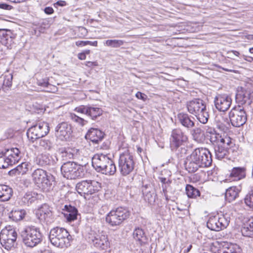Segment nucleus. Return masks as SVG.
<instances>
[{"mask_svg":"<svg viewBox=\"0 0 253 253\" xmlns=\"http://www.w3.org/2000/svg\"><path fill=\"white\" fill-rule=\"evenodd\" d=\"M17 236L15 229L11 226H6L0 233V242L6 250L14 246Z\"/></svg>","mask_w":253,"mask_h":253,"instance_id":"nucleus-10","label":"nucleus"},{"mask_svg":"<svg viewBox=\"0 0 253 253\" xmlns=\"http://www.w3.org/2000/svg\"><path fill=\"white\" fill-rule=\"evenodd\" d=\"M240 190L236 187H230L225 193V198L227 202L230 203L234 201L239 195Z\"/></svg>","mask_w":253,"mask_h":253,"instance_id":"nucleus-35","label":"nucleus"},{"mask_svg":"<svg viewBox=\"0 0 253 253\" xmlns=\"http://www.w3.org/2000/svg\"><path fill=\"white\" fill-rule=\"evenodd\" d=\"M125 42L121 40H108L104 42V45L112 48H118L123 45Z\"/></svg>","mask_w":253,"mask_h":253,"instance_id":"nucleus-45","label":"nucleus"},{"mask_svg":"<svg viewBox=\"0 0 253 253\" xmlns=\"http://www.w3.org/2000/svg\"><path fill=\"white\" fill-rule=\"evenodd\" d=\"M105 165L101 171V173L109 175L115 174L116 171V167L112 159H110Z\"/></svg>","mask_w":253,"mask_h":253,"instance_id":"nucleus-38","label":"nucleus"},{"mask_svg":"<svg viewBox=\"0 0 253 253\" xmlns=\"http://www.w3.org/2000/svg\"><path fill=\"white\" fill-rule=\"evenodd\" d=\"M130 212L128 209L118 207L111 210L106 216V221L111 226H120L129 217Z\"/></svg>","mask_w":253,"mask_h":253,"instance_id":"nucleus-6","label":"nucleus"},{"mask_svg":"<svg viewBox=\"0 0 253 253\" xmlns=\"http://www.w3.org/2000/svg\"><path fill=\"white\" fill-rule=\"evenodd\" d=\"M64 211V215L68 222H72L77 219L78 211L77 208L71 205H65Z\"/></svg>","mask_w":253,"mask_h":253,"instance_id":"nucleus-28","label":"nucleus"},{"mask_svg":"<svg viewBox=\"0 0 253 253\" xmlns=\"http://www.w3.org/2000/svg\"><path fill=\"white\" fill-rule=\"evenodd\" d=\"M212 163L211 154L210 151L203 147L195 148L185 161V169L189 173L196 171L200 168H207Z\"/></svg>","mask_w":253,"mask_h":253,"instance_id":"nucleus-1","label":"nucleus"},{"mask_svg":"<svg viewBox=\"0 0 253 253\" xmlns=\"http://www.w3.org/2000/svg\"><path fill=\"white\" fill-rule=\"evenodd\" d=\"M230 121L235 127H240L247 121V115L245 111L240 106L233 108L229 113Z\"/></svg>","mask_w":253,"mask_h":253,"instance_id":"nucleus-14","label":"nucleus"},{"mask_svg":"<svg viewBox=\"0 0 253 253\" xmlns=\"http://www.w3.org/2000/svg\"><path fill=\"white\" fill-rule=\"evenodd\" d=\"M26 166L27 165L25 163H22L21 165H18L16 168L10 170L8 172V174L11 176L19 174L21 173L23 174L26 172V170L23 169V168L24 166L25 169H26Z\"/></svg>","mask_w":253,"mask_h":253,"instance_id":"nucleus-47","label":"nucleus"},{"mask_svg":"<svg viewBox=\"0 0 253 253\" xmlns=\"http://www.w3.org/2000/svg\"><path fill=\"white\" fill-rule=\"evenodd\" d=\"M252 93L250 90L245 89L242 87L238 90L236 95V100L241 104H245L252 98Z\"/></svg>","mask_w":253,"mask_h":253,"instance_id":"nucleus-30","label":"nucleus"},{"mask_svg":"<svg viewBox=\"0 0 253 253\" xmlns=\"http://www.w3.org/2000/svg\"><path fill=\"white\" fill-rule=\"evenodd\" d=\"M246 169L244 167L233 168L229 175L230 180L238 181L244 178L246 175Z\"/></svg>","mask_w":253,"mask_h":253,"instance_id":"nucleus-29","label":"nucleus"},{"mask_svg":"<svg viewBox=\"0 0 253 253\" xmlns=\"http://www.w3.org/2000/svg\"><path fill=\"white\" fill-rule=\"evenodd\" d=\"M88 106L81 105L77 107L74 110L78 113L87 115L88 113Z\"/></svg>","mask_w":253,"mask_h":253,"instance_id":"nucleus-52","label":"nucleus"},{"mask_svg":"<svg viewBox=\"0 0 253 253\" xmlns=\"http://www.w3.org/2000/svg\"><path fill=\"white\" fill-rule=\"evenodd\" d=\"M185 191L188 197L190 198H196L200 196V191L191 185L187 184L185 188Z\"/></svg>","mask_w":253,"mask_h":253,"instance_id":"nucleus-40","label":"nucleus"},{"mask_svg":"<svg viewBox=\"0 0 253 253\" xmlns=\"http://www.w3.org/2000/svg\"><path fill=\"white\" fill-rule=\"evenodd\" d=\"M188 112L196 117L199 121L206 124L209 119V114L206 102L202 99L196 98L188 101L186 103Z\"/></svg>","mask_w":253,"mask_h":253,"instance_id":"nucleus-2","label":"nucleus"},{"mask_svg":"<svg viewBox=\"0 0 253 253\" xmlns=\"http://www.w3.org/2000/svg\"><path fill=\"white\" fill-rule=\"evenodd\" d=\"M173 151H176V154L179 158H182L187 154V149L186 147L180 146L179 148Z\"/></svg>","mask_w":253,"mask_h":253,"instance_id":"nucleus-53","label":"nucleus"},{"mask_svg":"<svg viewBox=\"0 0 253 253\" xmlns=\"http://www.w3.org/2000/svg\"><path fill=\"white\" fill-rule=\"evenodd\" d=\"M38 199V194L35 192L28 191L21 198L20 204L23 206H29Z\"/></svg>","mask_w":253,"mask_h":253,"instance_id":"nucleus-31","label":"nucleus"},{"mask_svg":"<svg viewBox=\"0 0 253 253\" xmlns=\"http://www.w3.org/2000/svg\"><path fill=\"white\" fill-rule=\"evenodd\" d=\"M3 152L6 155V157L8 158V161L10 162L12 165L18 163L22 157L20 151L17 148L7 149Z\"/></svg>","mask_w":253,"mask_h":253,"instance_id":"nucleus-24","label":"nucleus"},{"mask_svg":"<svg viewBox=\"0 0 253 253\" xmlns=\"http://www.w3.org/2000/svg\"><path fill=\"white\" fill-rule=\"evenodd\" d=\"M188 140V137L180 128L173 129L169 138L170 147L172 151L182 146Z\"/></svg>","mask_w":253,"mask_h":253,"instance_id":"nucleus-13","label":"nucleus"},{"mask_svg":"<svg viewBox=\"0 0 253 253\" xmlns=\"http://www.w3.org/2000/svg\"><path fill=\"white\" fill-rule=\"evenodd\" d=\"M73 132L71 125L67 122L59 124L55 128L56 136L60 140H67Z\"/></svg>","mask_w":253,"mask_h":253,"instance_id":"nucleus-18","label":"nucleus"},{"mask_svg":"<svg viewBox=\"0 0 253 253\" xmlns=\"http://www.w3.org/2000/svg\"><path fill=\"white\" fill-rule=\"evenodd\" d=\"M191 134L194 139L197 141L200 140L204 134L202 130L199 127L193 128L191 131Z\"/></svg>","mask_w":253,"mask_h":253,"instance_id":"nucleus-49","label":"nucleus"},{"mask_svg":"<svg viewBox=\"0 0 253 253\" xmlns=\"http://www.w3.org/2000/svg\"><path fill=\"white\" fill-rule=\"evenodd\" d=\"M44 12L47 14H51L53 13V9L51 7H46L44 9Z\"/></svg>","mask_w":253,"mask_h":253,"instance_id":"nucleus-58","label":"nucleus"},{"mask_svg":"<svg viewBox=\"0 0 253 253\" xmlns=\"http://www.w3.org/2000/svg\"><path fill=\"white\" fill-rule=\"evenodd\" d=\"M216 127L220 130L226 132L229 130L230 123L228 119L222 114L217 115L214 120Z\"/></svg>","mask_w":253,"mask_h":253,"instance_id":"nucleus-26","label":"nucleus"},{"mask_svg":"<svg viewBox=\"0 0 253 253\" xmlns=\"http://www.w3.org/2000/svg\"><path fill=\"white\" fill-rule=\"evenodd\" d=\"M149 189L147 185H145L143 187L142 191L145 200L150 203L155 201V197L153 196L154 193H152Z\"/></svg>","mask_w":253,"mask_h":253,"instance_id":"nucleus-44","label":"nucleus"},{"mask_svg":"<svg viewBox=\"0 0 253 253\" xmlns=\"http://www.w3.org/2000/svg\"><path fill=\"white\" fill-rule=\"evenodd\" d=\"M13 7L12 6L9 5L8 4L4 3H0V9L7 10H11L12 9H13Z\"/></svg>","mask_w":253,"mask_h":253,"instance_id":"nucleus-57","label":"nucleus"},{"mask_svg":"<svg viewBox=\"0 0 253 253\" xmlns=\"http://www.w3.org/2000/svg\"><path fill=\"white\" fill-rule=\"evenodd\" d=\"M32 180L34 183L39 187L48 190L51 186V182L47 172L41 169H35L32 174Z\"/></svg>","mask_w":253,"mask_h":253,"instance_id":"nucleus-12","label":"nucleus"},{"mask_svg":"<svg viewBox=\"0 0 253 253\" xmlns=\"http://www.w3.org/2000/svg\"><path fill=\"white\" fill-rule=\"evenodd\" d=\"M241 249L237 244H226L219 250L218 253H241Z\"/></svg>","mask_w":253,"mask_h":253,"instance_id":"nucleus-36","label":"nucleus"},{"mask_svg":"<svg viewBox=\"0 0 253 253\" xmlns=\"http://www.w3.org/2000/svg\"><path fill=\"white\" fill-rule=\"evenodd\" d=\"M76 45L78 46H84L86 45V41H79L76 42Z\"/></svg>","mask_w":253,"mask_h":253,"instance_id":"nucleus-59","label":"nucleus"},{"mask_svg":"<svg viewBox=\"0 0 253 253\" xmlns=\"http://www.w3.org/2000/svg\"><path fill=\"white\" fill-rule=\"evenodd\" d=\"M38 84L43 87H48L50 85L48 83V79H44L42 80L38 81Z\"/></svg>","mask_w":253,"mask_h":253,"instance_id":"nucleus-55","label":"nucleus"},{"mask_svg":"<svg viewBox=\"0 0 253 253\" xmlns=\"http://www.w3.org/2000/svg\"><path fill=\"white\" fill-rule=\"evenodd\" d=\"M16 36L11 30L0 29V42L7 48H11Z\"/></svg>","mask_w":253,"mask_h":253,"instance_id":"nucleus-19","label":"nucleus"},{"mask_svg":"<svg viewBox=\"0 0 253 253\" xmlns=\"http://www.w3.org/2000/svg\"><path fill=\"white\" fill-rule=\"evenodd\" d=\"M0 79H2V80L3 81V90L4 91H6L12 85V75L10 73H8L0 76Z\"/></svg>","mask_w":253,"mask_h":253,"instance_id":"nucleus-42","label":"nucleus"},{"mask_svg":"<svg viewBox=\"0 0 253 253\" xmlns=\"http://www.w3.org/2000/svg\"><path fill=\"white\" fill-rule=\"evenodd\" d=\"M133 239L142 245L147 242L148 238L143 229L140 227L135 228L132 234Z\"/></svg>","mask_w":253,"mask_h":253,"instance_id":"nucleus-32","label":"nucleus"},{"mask_svg":"<svg viewBox=\"0 0 253 253\" xmlns=\"http://www.w3.org/2000/svg\"><path fill=\"white\" fill-rule=\"evenodd\" d=\"M59 155L62 161L75 159L79 155V150L75 148H62L59 150Z\"/></svg>","mask_w":253,"mask_h":253,"instance_id":"nucleus-22","label":"nucleus"},{"mask_svg":"<svg viewBox=\"0 0 253 253\" xmlns=\"http://www.w3.org/2000/svg\"><path fill=\"white\" fill-rule=\"evenodd\" d=\"M110 158L103 154H96L92 158V165L95 169L100 172Z\"/></svg>","mask_w":253,"mask_h":253,"instance_id":"nucleus-20","label":"nucleus"},{"mask_svg":"<svg viewBox=\"0 0 253 253\" xmlns=\"http://www.w3.org/2000/svg\"><path fill=\"white\" fill-rule=\"evenodd\" d=\"M218 68H220V69H222L223 70L227 71V72H233V73H236V70H233V69H228V68H223V67H221V66H218Z\"/></svg>","mask_w":253,"mask_h":253,"instance_id":"nucleus-64","label":"nucleus"},{"mask_svg":"<svg viewBox=\"0 0 253 253\" xmlns=\"http://www.w3.org/2000/svg\"><path fill=\"white\" fill-rule=\"evenodd\" d=\"M232 216V213L230 211L224 213L211 216L207 222V227L215 231L223 230L229 225Z\"/></svg>","mask_w":253,"mask_h":253,"instance_id":"nucleus-5","label":"nucleus"},{"mask_svg":"<svg viewBox=\"0 0 253 253\" xmlns=\"http://www.w3.org/2000/svg\"><path fill=\"white\" fill-rule=\"evenodd\" d=\"M245 205L253 210V190H251L246 194L244 199Z\"/></svg>","mask_w":253,"mask_h":253,"instance_id":"nucleus-48","label":"nucleus"},{"mask_svg":"<svg viewBox=\"0 0 253 253\" xmlns=\"http://www.w3.org/2000/svg\"><path fill=\"white\" fill-rule=\"evenodd\" d=\"M208 136L210 137L211 142L214 145V147L222 144L231 143V138L229 137L222 135L213 128H209L207 130Z\"/></svg>","mask_w":253,"mask_h":253,"instance_id":"nucleus-16","label":"nucleus"},{"mask_svg":"<svg viewBox=\"0 0 253 253\" xmlns=\"http://www.w3.org/2000/svg\"><path fill=\"white\" fill-rule=\"evenodd\" d=\"M243 236L253 237V217L249 220L248 223L241 229Z\"/></svg>","mask_w":253,"mask_h":253,"instance_id":"nucleus-39","label":"nucleus"},{"mask_svg":"<svg viewBox=\"0 0 253 253\" xmlns=\"http://www.w3.org/2000/svg\"><path fill=\"white\" fill-rule=\"evenodd\" d=\"M118 165L119 169L122 175L126 176L130 174L134 171L135 166L133 156L128 152L121 154Z\"/></svg>","mask_w":253,"mask_h":253,"instance_id":"nucleus-8","label":"nucleus"},{"mask_svg":"<svg viewBox=\"0 0 253 253\" xmlns=\"http://www.w3.org/2000/svg\"><path fill=\"white\" fill-rule=\"evenodd\" d=\"M227 54L228 55V57L230 58H232L234 55L238 57L240 55L239 52L236 50L228 51Z\"/></svg>","mask_w":253,"mask_h":253,"instance_id":"nucleus-56","label":"nucleus"},{"mask_svg":"<svg viewBox=\"0 0 253 253\" xmlns=\"http://www.w3.org/2000/svg\"><path fill=\"white\" fill-rule=\"evenodd\" d=\"M36 164L41 167L53 166L56 161L49 154H42L36 159Z\"/></svg>","mask_w":253,"mask_h":253,"instance_id":"nucleus-27","label":"nucleus"},{"mask_svg":"<svg viewBox=\"0 0 253 253\" xmlns=\"http://www.w3.org/2000/svg\"><path fill=\"white\" fill-rule=\"evenodd\" d=\"M49 131L48 124L44 122H40L28 129L27 135L29 139L34 142L35 140L45 136Z\"/></svg>","mask_w":253,"mask_h":253,"instance_id":"nucleus-11","label":"nucleus"},{"mask_svg":"<svg viewBox=\"0 0 253 253\" xmlns=\"http://www.w3.org/2000/svg\"><path fill=\"white\" fill-rule=\"evenodd\" d=\"M66 2L65 1L63 0H59L57 1L56 3H54V6H64L66 5Z\"/></svg>","mask_w":253,"mask_h":253,"instance_id":"nucleus-60","label":"nucleus"},{"mask_svg":"<svg viewBox=\"0 0 253 253\" xmlns=\"http://www.w3.org/2000/svg\"><path fill=\"white\" fill-rule=\"evenodd\" d=\"M13 195V189L8 185H0V202L9 201Z\"/></svg>","mask_w":253,"mask_h":253,"instance_id":"nucleus-33","label":"nucleus"},{"mask_svg":"<svg viewBox=\"0 0 253 253\" xmlns=\"http://www.w3.org/2000/svg\"><path fill=\"white\" fill-rule=\"evenodd\" d=\"M78 57L79 59L80 60H84L86 58L85 53H83V52L80 53L78 54Z\"/></svg>","mask_w":253,"mask_h":253,"instance_id":"nucleus-62","label":"nucleus"},{"mask_svg":"<svg viewBox=\"0 0 253 253\" xmlns=\"http://www.w3.org/2000/svg\"><path fill=\"white\" fill-rule=\"evenodd\" d=\"M26 214V212L24 210L14 209L9 213V217L13 221H18L22 220Z\"/></svg>","mask_w":253,"mask_h":253,"instance_id":"nucleus-37","label":"nucleus"},{"mask_svg":"<svg viewBox=\"0 0 253 253\" xmlns=\"http://www.w3.org/2000/svg\"><path fill=\"white\" fill-rule=\"evenodd\" d=\"M86 45H90L94 46H97L98 42L97 41H93V42L89 41H86Z\"/></svg>","mask_w":253,"mask_h":253,"instance_id":"nucleus-61","label":"nucleus"},{"mask_svg":"<svg viewBox=\"0 0 253 253\" xmlns=\"http://www.w3.org/2000/svg\"><path fill=\"white\" fill-rule=\"evenodd\" d=\"M49 239L51 243L60 248H67L71 245L72 236L64 228L56 227L51 229Z\"/></svg>","mask_w":253,"mask_h":253,"instance_id":"nucleus-3","label":"nucleus"},{"mask_svg":"<svg viewBox=\"0 0 253 253\" xmlns=\"http://www.w3.org/2000/svg\"><path fill=\"white\" fill-rule=\"evenodd\" d=\"M160 180L161 182H162L163 184H167L168 183H170V181H169V180H167V178L165 177H160Z\"/></svg>","mask_w":253,"mask_h":253,"instance_id":"nucleus-63","label":"nucleus"},{"mask_svg":"<svg viewBox=\"0 0 253 253\" xmlns=\"http://www.w3.org/2000/svg\"><path fill=\"white\" fill-rule=\"evenodd\" d=\"M100 188L101 184L95 180H83L78 183L76 187L78 193L86 199L98 192Z\"/></svg>","mask_w":253,"mask_h":253,"instance_id":"nucleus-9","label":"nucleus"},{"mask_svg":"<svg viewBox=\"0 0 253 253\" xmlns=\"http://www.w3.org/2000/svg\"><path fill=\"white\" fill-rule=\"evenodd\" d=\"M178 123L187 130H191L195 126V118L186 113H180L177 115Z\"/></svg>","mask_w":253,"mask_h":253,"instance_id":"nucleus-21","label":"nucleus"},{"mask_svg":"<svg viewBox=\"0 0 253 253\" xmlns=\"http://www.w3.org/2000/svg\"><path fill=\"white\" fill-rule=\"evenodd\" d=\"M52 209V208L47 204H45L42 205L39 209L38 213V214L40 215L39 218L41 220H46L47 222H51L53 219Z\"/></svg>","mask_w":253,"mask_h":253,"instance_id":"nucleus-25","label":"nucleus"},{"mask_svg":"<svg viewBox=\"0 0 253 253\" xmlns=\"http://www.w3.org/2000/svg\"><path fill=\"white\" fill-rule=\"evenodd\" d=\"M8 158L6 157V155L3 151L0 153V168L6 169L9 166H12L10 162L8 161Z\"/></svg>","mask_w":253,"mask_h":253,"instance_id":"nucleus-46","label":"nucleus"},{"mask_svg":"<svg viewBox=\"0 0 253 253\" xmlns=\"http://www.w3.org/2000/svg\"><path fill=\"white\" fill-rule=\"evenodd\" d=\"M230 143L222 144L214 147L215 157L217 159L221 160L225 157L228 153V150Z\"/></svg>","mask_w":253,"mask_h":253,"instance_id":"nucleus-34","label":"nucleus"},{"mask_svg":"<svg viewBox=\"0 0 253 253\" xmlns=\"http://www.w3.org/2000/svg\"><path fill=\"white\" fill-rule=\"evenodd\" d=\"M135 97L137 99H141L143 101H146L148 99V96L146 94H145L143 93H142L141 92H140V91H138L135 94Z\"/></svg>","mask_w":253,"mask_h":253,"instance_id":"nucleus-54","label":"nucleus"},{"mask_svg":"<svg viewBox=\"0 0 253 253\" xmlns=\"http://www.w3.org/2000/svg\"><path fill=\"white\" fill-rule=\"evenodd\" d=\"M71 118L73 122H76L81 126H84L87 123V121L75 114H71Z\"/></svg>","mask_w":253,"mask_h":253,"instance_id":"nucleus-51","label":"nucleus"},{"mask_svg":"<svg viewBox=\"0 0 253 253\" xmlns=\"http://www.w3.org/2000/svg\"><path fill=\"white\" fill-rule=\"evenodd\" d=\"M104 133L100 130L97 128H91L85 134V138L86 139L90 140L94 143H98L102 141L104 138Z\"/></svg>","mask_w":253,"mask_h":253,"instance_id":"nucleus-23","label":"nucleus"},{"mask_svg":"<svg viewBox=\"0 0 253 253\" xmlns=\"http://www.w3.org/2000/svg\"><path fill=\"white\" fill-rule=\"evenodd\" d=\"M88 240L94 247L101 250H106L110 245L108 236L104 234L90 233L88 236Z\"/></svg>","mask_w":253,"mask_h":253,"instance_id":"nucleus-15","label":"nucleus"},{"mask_svg":"<svg viewBox=\"0 0 253 253\" xmlns=\"http://www.w3.org/2000/svg\"><path fill=\"white\" fill-rule=\"evenodd\" d=\"M24 244L27 247H34L42 241V234L40 229L34 226L25 227L20 232Z\"/></svg>","mask_w":253,"mask_h":253,"instance_id":"nucleus-4","label":"nucleus"},{"mask_svg":"<svg viewBox=\"0 0 253 253\" xmlns=\"http://www.w3.org/2000/svg\"><path fill=\"white\" fill-rule=\"evenodd\" d=\"M215 108L220 112H225L230 108L232 99L227 94H217L214 98Z\"/></svg>","mask_w":253,"mask_h":253,"instance_id":"nucleus-17","label":"nucleus"},{"mask_svg":"<svg viewBox=\"0 0 253 253\" xmlns=\"http://www.w3.org/2000/svg\"><path fill=\"white\" fill-rule=\"evenodd\" d=\"M192 248L191 244L186 243L182 244L180 246L179 249L174 251L173 253H188Z\"/></svg>","mask_w":253,"mask_h":253,"instance_id":"nucleus-50","label":"nucleus"},{"mask_svg":"<svg viewBox=\"0 0 253 253\" xmlns=\"http://www.w3.org/2000/svg\"><path fill=\"white\" fill-rule=\"evenodd\" d=\"M102 114V110L99 107H94L88 106L87 116L92 120L96 119Z\"/></svg>","mask_w":253,"mask_h":253,"instance_id":"nucleus-41","label":"nucleus"},{"mask_svg":"<svg viewBox=\"0 0 253 253\" xmlns=\"http://www.w3.org/2000/svg\"><path fill=\"white\" fill-rule=\"evenodd\" d=\"M39 146L40 149L42 150L49 151L51 150L53 145L50 140L42 139L39 140Z\"/></svg>","mask_w":253,"mask_h":253,"instance_id":"nucleus-43","label":"nucleus"},{"mask_svg":"<svg viewBox=\"0 0 253 253\" xmlns=\"http://www.w3.org/2000/svg\"><path fill=\"white\" fill-rule=\"evenodd\" d=\"M61 171L64 177L70 179L82 177L84 175V166L74 162L64 163L61 166Z\"/></svg>","mask_w":253,"mask_h":253,"instance_id":"nucleus-7","label":"nucleus"}]
</instances>
